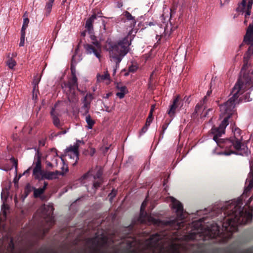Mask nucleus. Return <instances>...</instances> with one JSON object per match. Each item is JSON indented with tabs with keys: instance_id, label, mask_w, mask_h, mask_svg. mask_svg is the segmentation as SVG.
<instances>
[{
	"instance_id": "473e14b6",
	"label": "nucleus",
	"mask_w": 253,
	"mask_h": 253,
	"mask_svg": "<svg viewBox=\"0 0 253 253\" xmlns=\"http://www.w3.org/2000/svg\"><path fill=\"white\" fill-rule=\"evenodd\" d=\"M44 190H45L44 189V188H39V189H34V197H40V196L41 194L43 193Z\"/></svg>"
},
{
	"instance_id": "338daca9",
	"label": "nucleus",
	"mask_w": 253,
	"mask_h": 253,
	"mask_svg": "<svg viewBox=\"0 0 253 253\" xmlns=\"http://www.w3.org/2000/svg\"><path fill=\"white\" fill-rule=\"evenodd\" d=\"M14 201H15V203L16 204V203H17V198H16V197H15V198H14Z\"/></svg>"
},
{
	"instance_id": "680f3d73",
	"label": "nucleus",
	"mask_w": 253,
	"mask_h": 253,
	"mask_svg": "<svg viewBox=\"0 0 253 253\" xmlns=\"http://www.w3.org/2000/svg\"><path fill=\"white\" fill-rule=\"evenodd\" d=\"M214 228H215V229H213V230H215V231H216L215 232H216V233H218L219 231H218V227L215 226V227H214Z\"/></svg>"
},
{
	"instance_id": "9b49d317",
	"label": "nucleus",
	"mask_w": 253,
	"mask_h": 253,
	"mask_svg": "<svg viewBox=\"0 0 253 253\" xmlns=\"http://www.w3.org/2000/svg\"><path fill=\"white\" fill-rule=\"evenodd\" d=\"M221 125L218 126V128H213L211 129V133L214 135L213 140L216 143L217 147L215 148L212 153L214 155L221 154Z\"/></svg>"
},
{
	"instance_id": "1a4fd4ad",
	"label": "nucleus",
	"mask_w": 253,
	"mask_h": 253,
	"mask_svg": "<svg viewBox=\"0 0 253 253\" xmlns=\"http://www.w3.org/2000/svg\"><path fill=\"white\" fill-rule=\"evenodd\" d=\"M64 86L69 88L70 94L68 96V99L70 102L75 103L78 101V99L75 94V89L78 88L77 78L75 74H73V78L68 84H64Z\"/></svg>"
},
{
	"instance_id": "4be33fe9",
	"label": "nucleus",
	"mask_w": 253,
	"mask_h": 253,
	"mask_svg": "<svg viewBox=\"0 0 253 253\" xmlns=\"http://www.w3.org/2000/svg\"><path fill=\"white\" fill-rule=\"evenodd\" d=\"M96 18V16L95 14H93L91 15V17L88 18L86 21L85 23V29L86 31H87L88 33L90 34H92V32H93V27L92 26V23H93L95 19Z\"/></svg>"
},
{
	"instance_id": "39448f33",
	"label": "nucleus",
	"mask_w": 253,
	"mask_h": 253,
	"mask_svg": "<svg viewBox=\"0 0 253 253\" xmlns=\"http://www.w3.org/2000/svg\"><path fill=\"white\" fill-rule=\"evenodd\" d=\"M172 203V208L175 210L177 214V219L170 220L166 222V225H169L176 229H180L183 226V221L179 222L178 220H183L185 218V214L183 213V208L181 202L176 200L173 197H170Z\"/></svg>"
},
{
	"instance_id": "aec40b11",
	"label": "nucleus",
	"mask_w": 253,
	"mask_h": 253,
	"mask_svg": "<svg viewBox=\"0 0 253 253\" xmlns=\"http://www.w3.org/2000/svg\"><path fill=\"white\" fill-rule=\"evenodd\" d=\"M181 106V102L179 101V96L178 95L173 101V103L170 105L168 113L169 117H173L175 113L176 109L178 106Z\"/></svg>"
},
{
	"instance_id": "a878e982",
	"label": "nucleus",
	"mask_w": 253,
	"mask_h": 253,
	"mask_svg": "<svg viewBox=\"0 0 253 253\" xmlns=\"http://www.w3.org/2000/svg\"><path fill=\"white\" fill-rule=\"evenodd\" d=\"M207 96H205V97H204L203 100L200 101V102L198 103L197 105H196V107H195L194 109L195 114H197L198 112H199L200 109H201L202 107H204V109L205 108L204 105L207 102Z\"/></svg>"
},
{
	"instance_id": "4468645a",
	"label": "nucleus",
	"mask_w": 253,
	"mask_h": 253,
	"mask_svg": "<svg viewBox=\"0 0 253 253\" xmlns=\"http://www.w3.org/2000/svg\"><path fill=\"white\" fill-rule=\"evenodd\" d=\"M79 148L78 147V144L70 146L66 148L65 150V156H69L71 160L74 161L73 162V166L77 164V161L79 160Z\"/></svg>"
},
{
	"instance_id": "f03ea898",
	"label": "nucleus",
	"mask_w": 253,
	"mask_h": 253,
	"mask_svg": "<svg viewBox=\"0 0 253 253\" xmlns=\"http://www.w3.org/2000/svg\"><path fill=\"white\" fill-rule=\"evenodd\" d=\"M129 45L127 37L117 43L108 42L107 43L106 48L109 52L111 61L116 63V68L118 67L122 59L129 51Z\"/></svg>"
},
{
	"instance_id": "e433bc0d",
	"label": "nucleus",
	"mask_w": 253,
	"mask_h": 253,
	"mask_svg": "<svg viewBox=\"0 0 253 253\" xmlns=\"http://www.w3.org/2000/svg\"><path fill=\"white\" fill-rule=\"evenodd\" d=\"M102 175V170L101 169H99L97 170V173H96L95 175H94L93 178L94 179H101V177Z\"/></svg>"
},
{
	"instance_id": "49530a36",
	"label": "nucleus",
	"mask_w": 253,
	"mask_h": 253,
	"mask_svg": "<svg viewBox=\"0 0 253 253\" xmlns=\"http://www.w3.org/2000/svg\"><path fill=\"white\" fill-rule=\"evenodd\" d=\"M241 253H253L251 249H246V250L241 252Z\"/></svg>"
},
{
	"instance_id": "58836bf2",
	"label": "nucleus",
	"mask_w": 253,
	"mask_h": 253,
	"mask_svg": "<svg viewBox=\"0 0 253 253\" xmlns=\"http://www.w3.org/2000/svg\"><path fill=\"white\" fill-rule=\"evenodd\" d=\"M101 183V179H98L93 183V187L95 189L97 188L100 186Z\"/></svg>"
},
{
	"instance_id": "4d7b16f0",
	"label": "nucleus",
	"mask_w": 253,
	"mask_h": 253,
	"mask_svg": "<svg viewBox=\"0 0 253 253\" xmlns=\"http://www.w3.org/2000/svg\"><path fill=\"white\" fill-rule=\"evenodd\" d=\"M167 127V125H164L163 126V127H162L163 133H164V131H165V130H166Z\"/></svg>"
},
{
	"instance_id": "6ab92c4d",
	"label": "nucleus",
	"mask_w": 253,
	"mask_h": 253,
	"mask_svg": "<svg viewBox=\"0 0 253 253\" xmlns=\"http://www.w3.org/2000/svg\"><path fill=\"white\" fill-rule=\"evenodd\" d=\"M7 196L8 191H7V190H2V193H1V199H2L3 202L6 200ZM7 209L8 207L4 204V202H3L2 208H1V211H2V213L0 214V221L2 220V219L6 218V210Z\"/></svg>"
},
{
	"instance_id": "e2e57ef3",
	"label": "nucleus",
	"mask_w": 253,
	"mask_h": 253,
	"mask_svg": "<svg viewBox=\"0 0 253 253\" xmlns=\"http://www.w3.org/2000/svg\"><path fill=\"white\" fill-rule=\"evenodd\" d=\"M109 147H106L104 148V150H103V152H107V151H108Z\"/></svg>"
},
{
	"instance_id": "13d9d810",
	"label": "nucleus",
	"mask_w": 253,
	"mask_h": 253,
	"mask_svg": "<svg viewBox=\"0 0 253 253\" xmlns=\"http://www.w3.org/2000/svg\"><path fill=\"white\" fill-rule=\"evenodd\" d=\"M155 105H153L151 106V111H150V112H153L154 110H155Z\"/></svg>"
},
{
	"instance_id": "864d4df0",
	"label": "nucleus",
	"mask_w": 253,
	"mask_h": 253,
	"mask_svg": "<svg viewBox=\"0 0 253 253\" xmlns=\"http://www.w3.org/2000/svg\"><path fill=\"white\" fill-rule=\"evenodd\" d=\"M81 143L84 144L83 140H77V142L76 144H75V145H77V144H78V147H79V144H81Z\"/></svg>"
},
{
	"instance_id": "79ce46f5",
	"label": "nucleus",
	"mask_w": 253,
	"mask_h": 253,
	"mask_svg": "<svg viewBox=\"0 0 253 253\" xmlns=\"http://www.w3.org/2000/svg\"><path fill=\"white\" fill-rule=\"evenodd\" d=\"M13 249H14V244H13V242H12V241L11 240V242H10V243H9V247H8V250L12 252V251H13Z\"/></svg>"
},
{
	"instance_id": "3c124183",
	"label": "nucleus",
	"mask_w": 253,
	"mask_h": 253,
	"mask_svg": "<svg viewBox=\"0 0 253 253\" xmlns=\"http://www.w3.org/2000/svg\"><path fill=\"white\" fill-rule=\"evenodd\" d=\"M89 175V172L85 173L83 176H82V178L83 179H86Z\"/></svg>"
},
{
	"instance_id": "7c9ffc66",
	"label": "nucleus",
	"mask_w": 253,
	"mask_h": 253,
	"mask_svg": "<svg viewBox=\"0 0 253 253\" xmlns=\"http://www.w3.org/2000/svg\"><path fill=\"white\" fill-rule=\"evenodd\" d=\"M87 244L88 245L91 244V247L92 248H95L98 245V241L96 238H93L91 239H88Z\"/></svg>"
},
{
	"instance_id": "a211bd4d",
	"label": "nucleus",
	"mask_w": 253,
	"mask_h": 253,
	"mask_svg": "<svg viewBox=\"0 0 253 253\" xmlns=\"http://www.w3.org/2000/svg\"><path fill=\"white\" fill-rule=\"evenodd\" d=\"M59 175H63L64 172H60L59 171H55L54 172L45 171V173H43V174L42 175L41 177H40V178H38L37 179L39 180L43 179H55L57 178V176Z\"/></svg>"
},
{
	"instance_id": "9d476101",
	"label": "nucleus",
	"mask_w": 253,
	"mask_h": 253,
	"mask_svg": "<svg viewBox=\"0 0 253 253\" xmlns=\"http://www.w3.org/2000/svg\"><path fill=\"white\" fill-rule=\"evenodd\" d=\"M34 164L35 166L34 169H33V175H34L35 179H37L40 178L45 172V171H43L42 169L41 155L38 151L36 152V155H35Z\"/></svg>"
},
{
	"instance_id": "f8f14e48",
	"label": "nucleus",
	"mask_w": 253,
	"mask_h": 253,
	"mask_svg": "<svg viewBox=\"0 0 253 253\" xmlns=\"http://www.w3.org/2000/svg\"><path fill=\"white\" fill-rule=\"evenodd\" d=\"M253 4V0H250L247 4L246 0H242L241 2L239 4L238 7L237 8V11L239 12H245V18L246 19L250 15L251 10L252 9ZM245 23L247 22V20H245Z\"/></svg>"
},
{
	"instance_id": "bf43d9fd",
	"label": "nucleus",
	"mask_w": 253,
	"mask_h": 253,
	"mask_svg": "<svg viewBox=\"0 0 253 253\" xmlns=\"http://www.w3.org/2000/svg\"><path fill=\"white\" fill-rule=\"evenodd\" d=\"M211 94V91L209 90L207 91V95L205 96H207V97L210 96V95Z\"/></svg>"
},
{
	"instance_id": "5701e85b",
	"label": "nucleus",
	"mask_w": 253,
	"mask_h": 253,
	"mask_svg": "<svg viewBox=\"0 0 253 253\" xmlns=\"http://www.w3.org/2000/svg\"><path fill=\"white\" fill-rule=\"evenodd\" d=\"M167 27H163L162 26H160L159 25H157L155 26L154 27V30L155 31V32H156V37H159V41L160 40V39L161 38V36H163V34H165V35H166L167 34Z\"/></svg>"
},
{
	"instance_id": "2f4dec72",
	"label": "nucleus",
	"mask_w": 253,
	"mask_h": 253,
	"mask_svg": "<svg viewBox=\"0 0 253 253\" xmlns=\"http://www.w3.org/2000/svg\"><path fill=\"white\" fill-rule=\"evenodd\" d=\"M6 65L8 66L9 69H13V67L16 65V61L11 58H9L6 61Z\"/></svg>"
},
{
	"instance_id": "09e8293b",
	"label": "nucleus",
	"mask_w": 253,
	"mask_h": 253,
	"mask_svg": "<svg viewBox=\"0 0 253 253\" xmlns=\"http://www.w3.org/2000/svg\"><path fill=\"white\" fill-rule=\"evenodd\" d=\"M218 234V232H214L212 235V232H211V234H210V236L211 238H214L216 235Z\"/></svg>"
},
{
	"instance_id": "69168bd1",
	"label": "nucleus",
	"mask_w": 253,
	"mask_h": 253,
	"mask_svg": "<svg viewBox=\"0 0 253 253\" xmlns=\"http://www.w3.org/2000/svg\"><path fill=\"white\" fill-rule=\"evenodd\" d=\"M47 183L46 182H44V185H43V188H44V189H45V187L47 186Z\"/></svg>"
},
{
	"instance_id": "c756f323",
	"label": "nucleus",
	"mask_w": 253,
	"mask_h": 253,
	"mask_svg": "<svg viewBox=\"0 0 253 253\" xmlns=\"http://www.w3.org/2000/svg\"><path fill=\"white\" fill-rule=\"evenodd\" d=\"M85 121L86 124H87V126H86V127H87L88 129H92V126H93L94 122V120H93L91 118H90V115H86L85 117Z\"/></svg>"
},
{
	"instance_id": "2eb2a0df",
	"label": "nucleus",
	"mask_w": 253,
	"mask_h": 253,
	"mask_svg": "<svg viewBox=\"0 0 253 253\" xmlns=\"http://www.w3.org/2000/svg\"><path fill=\"white\" fill-rule=\"evenodd\" d=\"M163 239L161 235L155 234L150 237L149 239L146 241V245L147 248L153 249L161 248L160 245L161 243L159 241Z\"/></svg>"
},
{
	"instance_id": "20e7f679",
	"label": "nucleus",
	"mask_w": 253,
	"mask_h": 253,
	"mask_svg": "<svg viewBox=\"0 0 253 253\" xmlns=\"http://www.w3.org/2000/svg\"><path fill=\"white\" fill-rule=\"evenodd\" d=\"M240 86L237 84L235 86L234 90L231 91V94L233 95L231 98L226 101V103L222 104V108L224 110V114H227L226 117H224L222 122V134H224L225 128L229 124V119L232 115L235 108V104L239 103V95L241 94L240 93Z\"/></svg>"
},
{
	"instance_id": "7ed1b4c3",
	"label": "nucleus",
	"mask_w": 253,
	"mask_h": 253,
	"mask_svg": "<svg viewBox=\"0 0 253 253\" xmlns=\"http://www.w3.org/2000/svg\"><path fill=\"white\" fill-rule=\"evenodd\" d=\"M222 154L226 156L231 154L247 156L248 149L247 146L242 143L239 139L234 137L229 139H222Z\"/></svg>"
},
{
	"instance_id": "72a5a7b5",
	"label": "nucleus",
	"mask_w": 253,
	"mask_h": 253,
	"mask_svg": "<svg viewBox=\"0 0 253 253\" xmlns=\"http://www.w3.org/2000/svg\"><path fill=\"white\" fill-rule=\"evenodd\" d=\"M109 74L106 72L104 74V75H99L97 76V80L98 81H103L105 80H109Z\"/></svg>"
},
{
	"instance_id": "393cba45",
	"label": "nucleus",
	"mask_w": 253,
	"mask_h": 253,
	"mask_svg": "<svg viewBox=\"0 0 253 253\" xmlns=\"http://www.w3.org/2000/svg\"><path fill=\"white\" fill-rule=\"evenodd\" d=\"M116 88L120 91V92L116 93V95L120 99L123 98L125 94L127 93V90L126 86L118 84L117 86H116Z\"/></svg>"
},
{
	"instance_id": "ddd939ff",
	"label": "nucleus",
	"mask_w": 253,
	"mask_h": 253,
	"mask_svg": "<svg viewBox=\"0 0 253 253\" xmlns=\"http://www.w3.org/2000/svg\"><path fill=\"white\" fill-rule=\"evenodd\" d=\"M53 208L51 205H43L41 208L42 216L45 219V221L51 225L53 222Z\"/></svg>"
},
{
	"instance_id": "412c9836",
	"label": "nucleus",
	"mask_w": 253,
	"mask_h": 253,
	"mask_svg": "<svg viewBox=\"0 0 253 253\" xmlns=\"http://www.w3.org/2000/svg\"><path fill=\"white\" fill-rule=\"evenodd\" d=\"M88 98L91 99L92 95L91 94H86L85 97L83 100V105L81 108V111L83 112V115H86L88 112L89 108H90V101L87 100Z\"/></svg>"
},
{
	"instance_id": "f257e3e1",
	"label": "nucleus",
	"mask_w": 253,
	"mask_h": 253,
	"mask_svg": "<svg viewBox=\"0 0 253 253\" xmlns=\"http://www.w3.org/2000/svg\"><path fill=\"white\" fill-rule=\"evenodd\" d=\"M243 201L238 198L222 205V242L226 243L232 234L238 230V226L250 223L252 220V211L245 210Z\"/></svg>"
},
{
	"instance_id": "774afa93",
	"label": "nucleus",
	"mask_w": 253,
	"mask_h": 253,
	"mask_svg": "<svg viewBox=\"0 0 253 253\" xmlns=\"http://www.w3.org/2000/svg\"><path fill=\"white\" fill-rule=\"evenodd\" d=\"M110 196H111V197H114V196H115V194H114V193H111V194H110Z\"/></svg>"
},
{
	"instance_id": "de8ad7c7",
	"label": "nucleus",
	"mask_w": 253,
	"mask_h": 253,
	"mask_svg": "<svg viewBox=\"0 0 253 253\" xmlns=\"http://www.w3.org/2000/svg\"><path fill=\"white\" fill-rule=\"evenodd\" d=\"M90 39H91V40H92V42H98L96 38V37L92 34H91V36H90Z\"/></svg>"
},
{
	"instance_id": "bb28decb",
	"label": "nucleus",
	"mask_w": 253,
	"mask_h": 253,
	"mask_svg": "<svg viewBox=\"0 0 253 253\" xmlns=\"http://www.w3.org/2000/svg\"><path fill=\"white\" fill-rule=\"evenodd\" d=\"M248 178L250 179V180L247 189L251 190L253 188V165L252 163L250 164V171L248 173Z\"/></svg>"
},
{
	"instance_id": "4c0bfd02",
	"label": "nucleus",
	"mask_w": 253,
	"mask_h": 253,
	"mask_svg": "<svg viewBox=\"0 0 253 253\" xmlns=\"http://www.w3.org/2000/svg\"><path fill=\"white\" fill-rule=\"evenodd\" d=\"M32 189V188L29 184L27 185L26 189V195H25V197H23V201L26 197H27V196L29 194V193H30L31 192V190Z\"/></svg>"
},
{
	"instance_id": "ea45409f",
	"label": "nucleus",
	"mask_w": 253,
	"mask_h": 253,
	"mask_svg": "<svg viewBox=\"0 0 253 253\" xmlns=\"http://www.w3.org/2000/svg\"><path fill=\"white\" fill-rule=\"evenodd\" d=\"M11 161L13 163L14 167L15 169V172L17 171V161L13 158H11Z\"/></svg>"
},
{
	"instance_id": "6e6552de",
	"label": "nucleus",
	"mask_w": 253,
	"mask_h": 253,
	"mask_svg": "<svg viewBox=\"0 0 253 253\" xmlns=\"http://www.w3.org/2000/svg\"><path fill=\"white\" fill-rule=\"evenodd\" d=\"M86 54H93L96 58H101V45L99 42H93L92 44H86L84 45Z\"/></svg>"
},
{
	"instance_id": "f3484780",
	"label": "nucleus",
	"mask_w": 253,
	"mask_h": 253,
	"mask_svg": "<svg viewBox=\"0 0 253 253\" xmlns=\"http://www.w3.org/2000/svg\"><path fill=\"white\" fill-rule=\"evenodd\" d=\"M147 205V200H145L143 202H142L141 207H140V219L145 218L149 221L153 223L156 225H159L160 221L154 218L153 217L149 216L146 213V211H144L145 207H146Z\"/></svg>"
},
{
	"instance_id": "5fc2aeb1",
	"label": "nucleus",
	"mask_w": 253,
	"mask_h": 253,
	"mask_svg": "<svg viewBox=\"0 0 253 253\" xmlns=\"http://www.w3.org/2000/svg\"><path fill=\"white\" fill-rule=\"evenodd\" d=\"M18 179H19V178H16V177H15V178H14L13 181H14V183H15V185L16 186L17 185V183H18Z\"/></svg>"
},
{
	"instance_id": "dca6fc26",
	"label": "nucleus",
	"mask_w": 253,
	"mask_h": 253,
	"mask_svg": "<svg viewBox=\"0 0 253 253\" xmlns=\"http://www.w3.org/2000/svg\"><path fill=\"white\" fill-rule=\"evenodd\" d=\"M123 14L125 15L126 18V21H125L126 24H129V30H128L127 36H134V34L133 33L135 34L136 33V32L134 31L133 30V28H134L135 24H136L134 17L132 16L131 14L127 11L124 12Z\"/></svg>"
},
{
	"instance_id": "b1692460",
	"label": "nucleus",
	"mask_w": 253,
	"mask_h": 253,
	"mask_svg": "<svg viewBox=\"0 0 253 253\" xmlns=\"http://www.w3.org/2000/svg\"><path fill=\"white\" fill-rule=\"evenodd\" d=\"M57 106V104L56 103L55 104L54 107L52 108V109H51V117H52L53 122H54L55 126L59 127V126H60V120H59V119L57 117V115L58 114L57 113L56 110L55 109Z\"/></svg>"
},
{
	"instance_id": "c9c22d12",
	"label": "nucleus",
	"mask_w": 253,
	"mask_h": 253,
	"mask_svg": "<svg viewBox=\"0 0 253 253\" xmlns=\"http://www.w3.org/2000/svg\"><path fill=\"white\" fill-rule=\"evenodd\" d=\"M53 1H51L49 0L48 2L47 3L46 5H45V10H46V11L47 13H49V12L51 11L52 5H53Z\"/></svg>"
},
{
	"instance_id": "f704fd0d",
	"label": "nucleus",
	"mask_w": 253,
	"mask_h": 253,
	"mask_svg": "<svg viewBox=\"0 0 253 253\" xmlns=\"http://www.w3.org/2000/svg\"><path fill=\"white\" fill-rule=\"evenodd\" d=\"M25 32H21V38H20V42H19V46L22 47L25 44Z\"/></svg>"
},
{
	"instance_id": "cd10ccee",
	"label": "nucleus",
	"mask_w": 253,
	"mask_h": 253,
	"mask_svg": "<svg viewBox=\"0 0 253 253\" xmlns=\"http://www.w3.org/2000/svg\"><path fill=\"white\" fill-rule=\"evenodd\" d=\"M40 78H35L34 81H33V93H34L36 90H38V85L39 83H40ZM37 94H36V96L34 95V94H33V99H36Z\"/></svg>"
},
{
	"instance_id": "6e6d98bb",
	"label": "nucleus",
	"mask_w": 253,
	"mask_h": 253,
	"mask_svg": "<svg viewBox=\"0 0 253 253\" xmlns=\"http://www.w3.org/2000/svg\"><path fill=\"white\" fill-rule=\"evenodd\" d=\"M31 167H30L25 171L23 172V175H25L28 173L31 170Z\"/></svg>"
},
{
	"instance_id": "c03bdc74",
	"label": "nucleus",
	"mask_w": 253,
	"mask_h": 253,
	"mask_svg": "<svg viewBox=\"0 0 253 253\" xmlns=\"http://www.w3.org/2000/svg\"><path fill=\"white\" fill-rule=\"evenodd\" d=\"M149 126H144L143 127H142L141 129V131H140V133H145L147 129H148V127Z\"/></svg>"
},
{
	"instance_id": "c85d7f7f",
	"label": "nucleus",
	"mask_w": 253,
	"mask_h": 253,
	"mask_svg": "<svg viewBox=\"0 0 253 253\" xmlns=\"http://www.w3.org/2000/svg\"><path fill=\"white\" fill-rule=\"evenodd\" d=\"M23 17H24V19H23V23L22 27H21V32H25L27 27L28 26L29 24V19L27 18V12L25 13L24 15H23Z\"/></svg>"
},
{
	"instance_id": "0e129e2a",
	"label": "nucleus",
	"mask_w": 253,
	"mask_h": 253,
	"mask_svg": "<svg viewBox=\"0 0 253 253\" xmlns=\"http://www.w3.org/2000/svg\"><path fill=\"white\" fill-rule=\"evenodd\" d=\"M85 35H86V33H85V31H83L82 33H81V36L83 37H84Z\"/></svg>"
},
{
	"instance_id": "a19ab883",
	"label": "nucleus",
	"mask_w": 253,
	"mask_h": 253,
	"mask_svg": "<svg viewBox=\"0 0 253 253\" xmlns=\"http://www.w3.org/2000/svg\"><path fill=\"white\" fill-rule=\"evenodd\" d=\"M137 69V67L134 65H131L129 67V72H134Z\"/></svg>"
},
{
	"instance_id": "052dcab7",
	"label": "nucleus",
	"mask_w": 253,
	"mask_h": 253,
	"mask_svg": "<svg viewBox=\"0 0 253 253\" xmlns=\"http://www.w3.org/2000/svg\"><path fill=\"white\" fill-rule=\"evenodd\" d=\"M147 118L152 119V112H150L149 117Z\"/></svg>"
},
{
	"instance_id": "a18cd8bd",
	"label": "nucleus",
	"mask_w": 253,
	"mask_h": 253,
	"mask_svg": "<svg viewBox=\"0 0 253 253\" xmlns=\"http://www.w3.org/2000/svg\"><path fill=\"white\" fill-rule=\"evenodd\" d=\"M45 163H46V166L48 168H52L54 167V165L52 163H51L48 161H46V162H45Z\"/></svg>"
},
{
	"instance_id": "423d86ee",
	"label": "nucleus",
	"mask_w": 253,
	"mask_h": 253,
	"mask_svg": "<svg viewBox=\"0 0 253 253\" xmlns=\"http://www.w3.org/2000/svg\"><path fill=\"white\" fill-rule=\"evenodd\" d=\"M250 57H244V65H243L242 69H241V73H244V75L239 79L238 82L235 84L232 91L235 89V86L237 85H239L241 88L240 94H242L243 92V90L253 86V80L252 77L250 74L245 72L248 68V61Z\"/></svg>"
},
{
	"instance_id": "0eeeda50",
	"label": "nucleus",
	"mask_w": 253,
	"mask_h": 253,
	"mask_svg": "<svg viewBox=\"0 0 253 253\" xmlns=\"http://www.w3.org/2000/svg\"><path fill=\"white\" fill-rule=\"evenodd\" d=\"M244 41L246 44L250 45L248 51L245 54L244 57L250 58L253 53V24L250 25L247 30L246 36L244 37Z\"/></svg>"
},
{
	"instance_id": "8fccbe9b",
	"label": "nucleus",
	"mask_w": 253,
	"mask_h": 253,
	"mask_svg": "<svg viewBox=\"0 0 253 253\" xmlns=\"http://www.w3.org/2000/svg\"><path fill=\"white\" fill-rule=\"evenodd\" d=\"M62 171H65V172H67L68 171V168L66 166H65V165H63V167H62Z\"/></svg>"
},
{
	"instance_id": "37998d69",
	"label": "nucleus",
	"mask_w": 253,
	"mask_h": 253,
	"mask_svg": "<svg viewBox=\"0 0 253 253\" xmlns=\"http://www.w3.org/2000/svg\"><path fill=\"white\" fill-rule=\"evenodd\" d=\"M152 119L147 118L146 119V122L145 125L146 126H149L150 125V123L152 122Z\"/></svg>"
},
{
	"instance_id": "603ef678",
	"label": "nucleus",
	"mask_w": 253,
	"mask_h": 253,
	"mask_svg": "<svg viewBox=\"0 0 253 253\" xmlns=\"http://www.w3.org/2000/svg\"><path fill=\"white\" fill-rule=\"evenodd\" d=\"M53 162H54L55 164V166H57V158L56 157H55L54 159H53Z\"/></svg>"
}]
</instances>
